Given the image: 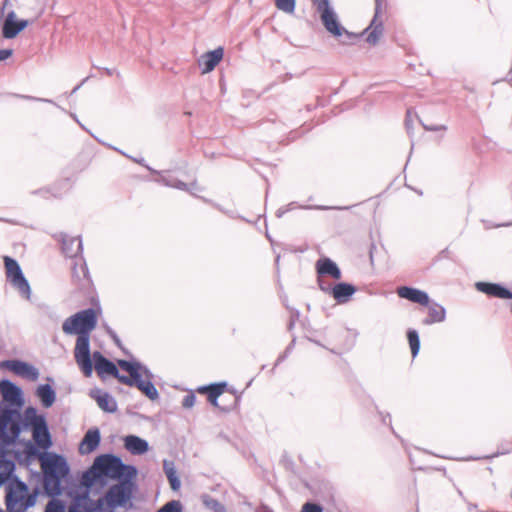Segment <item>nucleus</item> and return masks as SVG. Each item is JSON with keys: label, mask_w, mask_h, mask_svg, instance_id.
Here are the masks:
<instances>
[{"label": "nucleus", "mask_w": 512, "mask_h": 512, "mask_svg": "<svg viewBox=\"0 0 512 512\" xmlns=\"http://www.w3.org/2000/svg\"><path fill=\"white\" fill-rule=\"evenodd\" d=\"M40 465L45 494L52 498L61 496L64 491L63 481L71 471L67 459L55 452H45L40 456Z\"/></svg>", "instance_id": "nucleus-1"}, {"label": "nucleus", "mask_w": 512, "mask_h": 512, "mask_svg": "<svg viewBox=\"0 0 512 512\" xmlns=\"http://www.w3.org/2000/svg\"><path fill=\"white\" fill-rule=\"evenodd\" d=\"M95 467L98 469L103 480H134L138 470L134 465L125 464L122 459L112 453L101 454L94 460Z\"/></svg>", "instance_id": "nucleus-2"}, {"label": "nucleus", "mask_w": 512, "mask_h": 512, "mask_svg": "<svg viewBox=\"0 0 512 512\" xmlns=\"http://www.w3.org/2000/svg\"><path fill=\"white\" fill-rule=\"evenodd\" d=\"M316 6L317 12L320 13V19L325 29L334 37L345 35L343 43H354L359 40L360 35L347 31L338 21V17L330 5L329 0H312Z\"/></svg>", "instance_id": "nucleus-3"}, {"label": "nucleus", "mask_w": 512, "mask_h": 512, "mask_svg": "<svg viewBox=\"0 0 512 512\" xmlns=\"http://www.w3.org/2000/svg\"><path fill=\"white\" fill-rule=\"evenodd\" d=\"M118 366L125 372L129 374L127 378H125L124 385L130 387H136L140 390L148 399L151 401H155L159 399V392L153 382L149 380H144L142 378V373H139L140 362L135 360H118Z\"/></svg>", "instance_id": "nucleus-4"}, {"label": "nucleus", "mask_w": 512, "mask_h": 512, "mask_svg": "<svg viewBox=\"0 0 512 512\" xmlns=\"http://www.w3.org/2000/svg\"><path fill=\"white\" fill-rule=\"evenodd\" d=\"M97 326V312L94 308L81 310L68 317L62 325L67 335L90 334Z\"/></svg>", "instance_id": "nucleus-5"}, {"label": "nucleus", "mask_w": 512, "mask_h": 512, "mask_svg": "<svg viewBox=\"0 0 512 512\" xmlns=\"http://www.w3.org/2000/svg\"><path fill=\"white\" fill-rule=\"evenodd\" d=\"M20 409L15 406L2 405L0 402V439L6 444H13L18 439L14 428L20 419Z\"/></svg>", "instance_id": "nucleus-6"}, {"label": "nucleus", "mask_w": 512, "mask_h": 512, "mask_svg": "<svg viewBox=\"0 0 512 512\" xmlns=\"http://www.w3.org/2000/svg\"><path fill=\"white\" fill-rule=\"evenodd\" d=\"M71 503L68 512H104L108 509V496H104L97 500H92L87 492H79L71 490L69 492Z\"/></svg>", "instance_id": "nucleus-7"}, {"label": "nucleus", "mask_w": 512, "mask_h": 512, "mask_svg": "<svg viewBox=\"0 0 512 512\" xmlns=\"http://www.w3.org/2000/svg\"><path fill=\"white\" fill-rule=\"evenodd\" d=\"M4 265L7 280L18 290L22 297L29 300L31 298V287L18 261L12 257L5 256Z\"/></svg>", "instance_id": "nucleus-8"}, {"label": "nucleus", "mask_w": 512, "mask_h": 512, "mask_svg": "<svg viewBox=\"0 0 512 512\" xmlns=\"http://www.w3.org/2000/svg\"><path fill=\"white\" fill-rule=\"evenodd\" d=\"M75 361L85 377L93 374V354L90 350V334H78L74 348Z\"/></svg>", "instance_id": "nucleus-9"}, {"label": "nucleus", "mask_w": 512, "mask_h": 512, "mask_svg": "<svg viewBox=\"0 0 512 512\" xmlns=\"http://www.w3.org/2000/svg\"><path fill=\"white\" fill-rule=\"evenodd\" d=\"M134 480H119L106 492L108 496V509L113 512L118 507H126L132 496Z\"/></svg>", "instance_id": "nucleus-10"}, {"label": "nucleus", "mask_w": 512, "mask_h": 512, "mask_svg": "<svg viewBox=\"0 0 512 512\" xmlns=\"http://www.w3.org/2000/svg\"><path fill=\"white\" fill-rule=\"evenodd\" d=\"M96 370L101 379H105L106 375L112 376L117 379L121 384L125 383L127 375L121 374L118 367L106 358L100 351L93 352V370Z\"/></svg>", "instance_id": "nucleus-11"}, {"label": "nucleus", "mask_w": 512, "mask_h": 512, "mask_svg": "<svg viewBox=\"0 0 512 512\" xmlns=\"http://www.w3.org/2000/svg\"><path fill=\"white\" fill-rule=\"evenodd\" d=\"M0 366L30 381L38 380L40 375L39 370L34 365L20 359L2 361Z\"/></svg>", "instance_id": "nucleus-12"}, {"label": "nucleus", "mask_w": 512, "mask_h": 512, "mask_svg": "<svg viewBox=\"0 0 512 512\" xmlns=\"http://www.w3.org/2000/svg\"><path fill=\"white\" fill-rule=\"evenodd\" d=\"M0 393L2 395V405L15 406L22 408L24 397L22 389L9 379L0 381Z\"/></svg>", "instance_id": "nucleus-13"}, {"label": "nucleus", "mask_w": 512, "mask_h": 512, "mask_svg": "<svg viewBox=\"0 0 512 512\" xmlns=\"http://www.w3.org/2000/svg\"><path fill=\"white\" fill-rule=\"evenodd\" d=\"M61 243L62 253L71 259L78 260L82 256L83 244L80 236L71 237L64 232L53 235Z\"/></svg>", "instance_id": "nucleus-14"}, {"label": "nucleus", "mask_w": 512, "mask_h": 512, "mask_svg": "<svg viewBox=\"0 0 512 512\" xmlns=\"http://www.w3.org/2000/svg\"><path fill=\"white\" fill-rule=\"evenodd\" d=\"M28 494V485L18 480L16 486L10 485L7 488L5 497L6 509L8 512H21L20 505L22 504L23 498Z\"/></svg>", "instance_id": "nucleus-15"}, {"label": "nucleus", "mask_w": 512, "mask_h": 512, "mask_svg": "<svg viewBox=\"0 0 512 512\" xmlns=\"http://www.w3.org/2000/svg\"><path fill=\"white\" fill-rule=\"evenodd\" d=\"M46 417L44 414H38L37 408L34 406H28L24 410L23 415L20 414V419L17 426L14 428L15 432L18 433V437L24 430L34 429V427L41 426L46 423Z\"/></svg>", "instance_id": "nucleus-16"}, {"label": "nucleus", "mask_w": 512, "mask_h": 512, "mask_svg": "<svg viewBox=\"0 0 512 512\" xmlns=\"http://www.w3.org/2000/svg\"><path fill=\"white\" fill-rule=\"evenodd\" d=\"M382 11L383 0H375V13L370 25L365 30L368 31L371 29V32L368 34L366 38V41L369 44L375 45L379 41L380 37L383 35L384 25L383 21L379 19L382 14Z\"/></svg>", "instance_id": "nucleus-17"}, {"label": "nucleus", "mask_w": 512, "mask_h": 512, "mask_svg": "<svg viewBox=\"0 0 512 512\" xmlns=\"http://www.w3.org/2000/svg\"><path fill=\"white\" fill-rule=\"evenodd\" d=\"M99 484L100 488H104L106 486V481L103 480L100 475L98 469L95 467V464L85 470L80 478V492H87L88 495L91 494L93 487Z\"/></svg>", "instance_id": "nucleus-18"}, {"label": "nucleus", "mask_w": 512, "mask_h": 512, "mask_svg": "<svg viewBox=\"0 0 512 512\" xmlns=\"http://www.w3.org/2000/svg\"><path fill=\"white\" fill-rule=\"evenodd\" d=\"M101 434L97 427L90 428L82 438L79 444V453L81 455H88L94 452L100 445Z\"/></svg>", "instance_id": "nucleus-19"}, {"label": "nucleus", "mask_w": 512, "mask_h": 512, "mask_svg": "<svg viewBox=\"0 0 512 512\" xmlns=\"http://www.w3.org/2000/svg\"><path fill=\"white\" fill-rule=\"evenodd\" d=\"M316 273L317 277L323 278L329 276L334 280H340L342 278V272L336 262L328 257H323L316 262Z\"/></svg>", "instance_id": "nucleus-20"}, {"label": "nucleus", "mask_w": 512, "mask_h": 512, "mask_svg": "<svg viewBox=\"0 0 512 512\" xmlns=\"http://www.w3.org/2000/svg\"><path fill=\"white\" fill-rule=\"evenodd\" d=\"M478 291L500 299H512V291L499 283L477 282Z\"/></svg>", "instance_id": "nucleus-21"}, {"label": "nucleus", "mask_w": 512, "mask_h": 512, "mask_svg": "<svg viewBox=\"0 0 512 512\" xmlns=\"http://www.w3.org/2000/svg\"><path fill=\"white\" fill-rule=\"evenodd\" d=\"M397 294L400 298L407 299L413 303H417L420 305H428L429 304V295L427 292L422 291L420 289L409 287V286H401L397 288Z\"/></svg>", "instance_id": "nucleus-22"}, {"label": "nucleus", "mask_w": 512, "mask_h": 512, "mask_svg": "<svg viewBox=\"0 0 512 512\" xmlns=\"http://www.w3.org/2000/svg\"><path fill=\"white\" fill-rule=\"evenodd\" d=\"M72 278L77 281L80 288H86L91 283L89 269L82 256L78 260H74Z\"/></svg>", "instance_id": "nucleus-23"}, {"label": "nucleus", "mask_w": 512, "mask_h": 512, "mask_svg": "<svg viewBox=\"0 0 512 512\" xmlns=\"http://www.w3.org/2000/svg\"><path fill=\"white\" fill-rule=\"evenodd\" d=\"M224 55V49L218 47L214 50L208 51L203 54L199 60V65L203 73H209L219 64Z\"/></svg>", "instance_id": "nucleus-24"}, {"label": "nucleus", "mask_w": 512, "mask_h": 512, "mask_svg": "<svg viewBox=\"0 0 512 512\" xmlns=\"http://www.w3.org/2000/svg\"><path fill=\"white\" fill-rule=\"evenodd\" d=\"M357 288L353 284L338 282L333 285L332 297L338 304L347 303L356 293Z\"/></svg>", "instance_id": "nucleus-25"}, {"label": "nucleus", "mask_w": 512, "mask_h": 512, "mask_svg": "<svg viewBox=\"0 0 512 512\" xmlns=\"http://www.w3.org/2000/svg\"><path fill=\"white\" fill-rule=\"evenodd\" d=\"M90 396L96 400L98 406L107 413H114L117 410V402L108 392L100 389L91 390Z\"/></svg>", "instance_id": "nucleus-26"}, {"label": "nucleus", "mask_w": 512, "mask_h": 512, "mask_svg": "<svg viewBox=\"0 0 512 512\" xmlns=\"http://www.w3.org/2000/svg\"><path fill=\"white\" fill-rule=\"evenodd\" d=\"M32 431V437L34 444L40 447L42 450H48L52 445V437L49 431L48 423H44L41 426L34 427Z\"/></svg>", "instance_id": "nucleus-27"}, {"label": "nucleus", "mask_w": 512, "mask_h": 512, "mask_svg": "<svg viewBox=\"0 0 512 512\" xmlns=\"http://www.w3.org/2000/svg\"><path fill=\"white\" fill-rule=\"evenodd\" d=\"M124 447L132 455H143L149 450L148 442L136 435L125 436Z\"/></svg>", "instance_id": "nucleus-28"}, {"label": "nucleus", "mask_w": 512, "mask_h": 512, "mask_svg": "<svg viewBox=\"0 0 512 512\" xmlns=\"http://www.w3.org/2000/svg\"><path fill=\"white\" fill-rule=\"evenodd\" d=\"M427 306L428 316L422 321L424 325L440 323L446 319V309L441 304L429 300V304Z\"/></svg>", "instance_id": "nucleus-29"}, {"label": "nucleus", "mask_w": 512, "mask_h": 512, "mask_svg": "<svg viewBox=\"0 0 512 512\" xmlns=\"http://www.w3.org/2000/svg\"><path fill=\"white\" fill-rule=\"evenodd\" d=\"M15 469V462L7 458L5 449L0 447V486L14 474Z\"/></svg>", "instance_id": "nucleus-30"}, {"label": "nucleus", "mask_w": 512, "mask_h": 512, "mask_svg": "<svg viewBox=\"0 0 512 512\" xmlns=\"http://www.w3.org/2000/svg\"><path fill=\"white\" fill-rule=\"evenodd\" d=\"M36 396L45 408H50L56 401V391L51 384H40L36 389Z\"/></svg>", "instance_id": "nucleus-31"}, {"label": "nucleus", "mask_w": 512, "mask_h": 512, "mask_svg": "<svg viewBox=\"0 0 512 512\" xmlns=\"http://www.w3.org/2000/svg\"><path fill=\"white\" fill-rule=\"evenodd\" d=\"M163 469L173 491H178L181 486L180 478L174 466V462L164 460Z\"/></svg>", "instance_id": "nucleus-32"}, {"label": "nucleus", "mask_w": 512, "mask_h": 512, "mask_svg": "<svg viewBox=\"0 0 512 512\" xmlns=\"http://www.w3.org/2000/svg\"><path fill=\"white\" fill-rule=\"evenodd\" d=\"M232 394V400L229 405L221 406L218 402V398H213L212 400H208V402L216 407L219 408L223 412H230L234 409H236L239 406L241 395L236 392V390H229Z\"/></svg>", "instance_id": "nucleus-33"}, {"label": "nucleus", "mask_w": 512, "mask_h": 512, "mask_svg": "<svg viewBox=\"0 0 512 512\" xmlns=\"http://www.w3.org/2000/svg\"><path fill=\"white\" fill-rule=\"evenodd\" d=\"M162 181L164 182V184L166 186H169V187H173V188H176V189H179V190H183V191H189V192H192L193 189H197V183L196 181H193L192 183L190 184H187L181 180H178L176 178H162Z\"/></svg>", "instance_id": "nucleus-34"}, {"label": "nucleus", "mask_w": 512, "mask_h": 512, "mask_svg": "<svg viewBox=\"0 0 512 512\" xmlns=\"http://www.w3.org/2000/svg\"><path fill=\"white\" fill-rule=\"evenodd\" d=\"M18 26V22H17V19H16V14L14 11H10L4 22H3V26H2V35L5 39H13L15 38L16 36H11L9 35L7 32L9 30H14L16 27Z\"/></svg>", "instance_id": "nucleus-35"}, {"label": "nucleus", "mask_w": 512, "mask_h": 512, "mask_svg": "<svg viewBox=\"0 0 512 512\" xmlns=\"http://www.w3.org/2000/svg\"><path fill=\"white\" fill-rule=\"evenodd\" d=\"M407 338L411 348L412 357L415 358L420 350V337L415 329H409L407 331Z\"/></svg>", "instance_id": "nucleus-36"}, {"label": "nucleus", "mask_w": 512, "mask_h": 512, "mask_svg": "<svg viewBox=\"0 0 512 512\" xmlns=\"http://www.w3.org/2000/svg\"><path fill=\"white\" fill-rule=\"evenodd\" d=\"M227 389V382H218L210 384V388L207 394V400H212L213 398H219L223 392Z\"/></svg>", "instance_id": "nucleus-37"}, {"label": "nucleus", "mask_w": 512, "mask_h": 512, "mask_svg": "<svg viewBox=\"0 0 512 512\" xmlns=\"http://www.w3.org/2000/svg\"><path fill=\"white\" fill-rule=\"evenodd\" d=\"M40 447H38L36 444H34L32 441H27L25 444V455L28 460L36 459L38 458L40 460V456L43 455L45 452L40 451Z\"/></svg>", "instance_id": "nucleus-38"}, {"label": "nucleus", "mask_w": 512, "mask_h": 512, "mask_svg": "<svg viewBox=\"0 0 512 512\" xmlns=\"http://www.w3.org/2000/svg\"><path fill=\"white\" fill-rule=\"evenodd\" d=\"M275 6L288 14H292L296 8V0H275Z\"/></svg>", "instance_id": "nucleus-39"}, {"label": "nucleus", "mask_w": 512, "mask_h": 512, "mask_svg": "<svg viewBox=\"0 0 512 512\" xmlns=\"http://www.w3.org/2000/svg\"><path fill=\"white\" fill-rule=\"evenodd\" d=\"M285 207L288 209V212L292 211V210H294L296 208H301V209H317V210H323V211L330 210V209H346V207H331V206H324V205L301 206V205H298L297 202H290Z\"/></svg>", "instance_id": "nucleus-40"}, {"label": "nucleus", "mask_w": 512, "mask_h": 512, "mask_svg": "<svg viewBox=\"0 0 512 512\" xmlns=\"http://www.w3.org/2000/svg\"><path fill=\"white\" fill-rule=\"evenodd\" d=\"M203 502L207 508L214 510V512H225L224 505H222L217 499L213 497L205 495Z\"/></svg>", "instance_id": "nucleus-41"}, {"label": "nucleus", "mask_w": 512, "mask_h": 512, "mask_svg": "<svg viewBox=\"0 0 512 512\" xmlns=\"http://www.w3.org/2000/svg\"><path fill=\"white\" fill-rule=\"evenodd\" d=\"M156 512H183V506L179 500H171Z\"/></svg>", "instance_id": "nucleus-42"}, {"label": "nucleus", "mask_w": 512, "mask_h": 512, "mask_svg": "<svg viewBox=\"0 0 512 512\" xmlns=\"http://www.w3.org/2000/svg\"><path fill=\"white\" fill-rule=\"evenodd\" d=\"M45 512H66L65 505L60 500H53L46 506Z\"/></svg>", "instance_id": "nucleus-43"}, {"label": "nucleus", "mask_w": 512, "mask_h": 512, "mask_svg": "<svg viewBox=\"0 0 512 512\" xmlns=\"http://www.w3.org/2000/svg\"><path fill=\"white\" fill-rule=\"evenodd\" d=\"M36 503V496L35 495H30L29 493L27 494V496H25L23 498V501H22V504L20 505V511L21 512H24L26 511L28 508L30 507H33Z\"/></svg>", "instance_id": "nucleus-44"}, {"label": "nucleus", "mask_w": 512, "mask_h": 512, "mask_svg": "<svg viewBox=\"0 0 512 512\" xmlns=\"http://www.w3.org/2000/svg\"><path fill=\"white\" fill-rule=\"evenodd\" d=\"M196 402V395L193 391H189L182 400V406L185 409H190Z\"/></svg>", "instance_id": "nucleus-45"}, {"label": "nucleus", "mask_w": 512, "mask_h": 512, "mask_svg": "<svg viewBox=\"0 0 512 512\" xmlns=\"http://www.w3.org/2000/svg\"><path fill=\"white\" fill-rule=\"evenodd\" d=\"M17 22H18V26L14 30H9L7 32L9 35L17 36L20 32H22L30 24V22L28 20H24V19L17 20Z\"/></svg>", "instance_id": "nucleus-46"}, {"label": "nucleus", "mask_w": 512, "mask_h": 512, "mask_svg": "<svg viewBox=\"0 0 512 512\" xmlns=\"http://www.w3.org/2000/svg\"><path fill=\"white\" fill-rule=\"evenodd\" d=\"M301 512H323V507L316 503L306 502L302 506Z\"/></svg>", "instance_id": "nucleus-47"}, {"label": "nucleus", "mask_w": 512, "mask_h": 512, "mask_svg": "<svg viewBox=\"0 0 512 512\" xmlns=\"http://www.w3.org/2000/svg\"><path fill=\"white\" fill-rule=\"evenodd\" d=\"M317 283L322 292L332 295L333 285L331 283L326 282L321 277H317Z\"/></svg>", "instance_id": "nucleus-48"}, {"label": "nucleus", "mask_w": 512, "mask_h": 512, "mask_svg": "<svg viewBox=\"0 0 512 512\" xmlns=\"http://www.w3.org/2000/svg\"><path fill=\"white\" fill-rule=\"evenodd\" d=\"M14 96L17 98L28 100V101H37V102H46V103L55 104L53 100L46 99V98H39V97H35V96L22 95V94H14Z\"/></svg>", "instance_id": "nucleus-49"}, {"label": "nucleus", "mask_w": 512, "mask_h": 512, "mask_svg": "<svg viewBox=\"0 0 512 512\" xmlns=\"http://www.w3.org/2000/svg\"><path fill=\"white\" fill-rule=\"evenodd\" d=\"M299 317H300V312L296 309H293L291 311L290 319H289L288 326H287L288 331L293 330L296 322L299 320Z\"/></svg>", "instance_id": "nucleus-50"}, {"label": "nucleus", "mask_w": 512, "mask_h": 512, "mask_svg": "<svg viewBox=\"0 0 512 512\" xmlns=\"http://www.w3.org/2000/svg\"><path fill=\"white\" fill-rule=\"evenodd\" d=\"M140 367L141 368L139 369V373H142V378L144 380H149L152 382L154 379V374L151 372V370L147 366H145L141 363H140Z\"/></svg>", "instance_id": "nucleus-51"}, {"label": "nucleus", "mask_w": 512, "mask_h": 512, "mask_svg": "<svg viewBox=\"0 0 512 512\" xmlns=\"http://www.w3.org/2000/svg\"><path fill=\"white\" fill-rule=\"evenodd\" d=\"M422 126L426 131H445L447 129V127L445 125H434V124L428 125V124L422 123Z\"/></svg>", "instance_id": "nucleus-52"}, {"label": "nucleus", "mask_w": 512, "mask_h": 512, "mask_svg": "<svg viewBox=\"0 0 512 512\" xmlns=\"http://www.w3.org/2000/svg\"><path fill=\"white\" fill-rule=\"evenodd\" d=\"M114 149H115V150H117L118 152H120L121 154H123V155H125V156H127V157H128V155H127V154H125L124 152L120 151L119 149H117V148H114ZM129 158H130V156H129ZM131 159H132V157H131ZM133 160H134L135 162H137V163H139V164H141V165H143V166H144V159H143V158H141V159L133 158ZM145 167H146L149 171H151L152 173H157V174H158V171L153 170V169H152V168H150L149 166L145 165Z\"/></svg>", "instance_id": "nucleus-53"}, {"label": "nucleus", "mask_w": 512, "mask_h": 512, "mask_svg": "<svg viewBox=\"0 0 512 512\" xmlns=\"http://www.w3.org/2000/svg\"><path fill=\"white\" fill-rule=\"evenodd\" d=\"M12 49H1L0 50V61H4L12 56Z\"/></svg>", "instance_id": "nucleus-54"}, {"label": "nucleus", "mask_w": 512, "mask_h": 512, "mask_svg": "<svg viewBox=\"0 0 512 512\" xmlns=\"http://www.w3.org/2000/svg\"><path fill=\"white\" fill-rule=\"evenodd\" d=\"M107 332H108L109 336L113 339L114 343L118 347H121V341H120L119 337L117 336L116 332L111 329H109Z\"/></svg>", "instance_id": "nucleus-55"}, {"label": "nucleus", "mask_w": 512, "mask_h": 512, "mask_svg": "<svg viewBox=\"0 0 512 512\" xmlns=\"http://www.w3.org/2000/svg\"><path fill=\"white\" fill-rule=\"evenodd\" d=\"M410 116H411V110L408 109L406 112V119H405V125H406V129H407L408 133H410V130L412 128V122L410 120Z\"/></svg>", "instance_id": "nucleus-56"}, {"label": "nucleus", "mask_w": 512, "mask_h": 512, "mask_svg": "<svg viewBox=\"0 0 512 512\" xmlns=\"http://www.w3.org/2000/svg\"><path fill=\"white\" fill-rule=\"evenodd\" d=\"M283 462L285 463V467L287 469L292 470L294 467V462L291 458L287 457L286 455H283Z\"/></svg>", "instance_id": "nucleus-57"}, {"label": "nucleus", "mask_w": 512, "mask_h": 512, "mask_svg": "<svg viewBox=\"0 0 512 512\" xmlns=\"http://www.w3.org/2000/svg\"><path fill=\"white\" fill-rule=\"evenodd\" d=\"M375 250H376V245L373 242H371L370 247H369V258H370L371 264H373V262H374V251Z\"/></svg>", "instance_id": "nucleus-58"}, {"label": "nucleus", "mask_w": 512, "mask_h": 512, "mask_svg": "<svg viewBox=\"0 0 512 512\" xmlns=\"http://www.w3.org/2000/svg\"><path fill=\"white\" fill-rule=\"evenodd\" d=\"M287 212H288V209L285 206H282L277 209L275 215L277 218H282Z\"/></svg>", "instance_id": "nucleus-59"}, {"label": "nucleus", "mask_w": 512, "mask_h": 512, "mask_svg": "<svg viewBox=\"0 0 512 512\" xmlns=\"http://www.w3.org/2000/svg\"><path fill=\"white\" fill-rule=\"evenodd\" d=\"M89 78H90V76H88V77L84 78V79H83V80H82V81H81L77 86H75V87H74V89L71 91V93H70V94L72 95V94L76 93V92L80 89V87H81V86H82V85H83V84H84V83H85Z\"/></svg>", "instance_id": "nucleus-60"}, {"label": "nucleus", "mask_w": 512, "mask_h": 512, "mask_svg": "<svg viewBox=\"0 0 512 512\" xmlns=\"http://www.w3.org/2000/svg\"><path fill=\"white\" fill-rule=\"evenodd\" d=\"M209 388H210V384L198 387L197 391L199 393H201V394H206L207 395L208 391H209Z\"/></svg>", "instance_id": "nucleus-61"}, {"label": "nucleus", "mask_w": 512, "mask_h": 512, "mask_svg": "<svg viewBox=\"0 0 512 512\" xmlns=\"http://www.w3.org/2000/svg\"><path fill=\"white\" fill-rule=\"evenodd\" d=\"M382 422L383 424H389L391 426V416L389 413L385 416H382Z\"/></svg>", "instance_id": "nucleus-62"}, {"label": "nucleus", "mask_w": 512, "mask_h": 512, "mask_svg": "<svg viewBox=\"0 0 512 512\" xmlns=\"http://www.w3.org/2000/svg\"><path fill=\"white\" fill-rule=\"evenodd\" d=\"M327 491H328V497H329V498H333V497H334V489H333V487H332V486H329V487L327 488Z\"/></svg>", "instance_id": "nucleus-63"}, {"label": "nucleus", "mask_w": 512, "mask_h": 512, "mask_svg": "<svg viewBox=\"0 0 512 512\" xmlns=\"http://www.w3.org/2000/svg\"><path fill=\"white\" fill-rule=\"evenodd\" d=\"M103 71L106 73V75L108 76H112L113 73H114V69H110V68H103Z\"/></svg>", "instance_id": "nucleus-64"}]
</instances>
